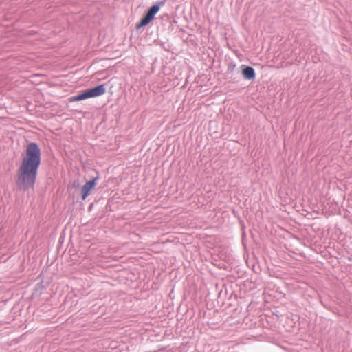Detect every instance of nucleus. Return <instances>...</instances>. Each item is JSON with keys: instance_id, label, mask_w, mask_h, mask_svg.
<instances>
[{"instance_id": "nucleus-1", "label": "nucleus", "mask_w": 352, "mask_h": 352, "mask_svg": "<svg viewBox=\"0 0 352 352\" xmlns=\"http://www.w3.org/2000/svg\"><path fill=\"white\" fill-rule=\"evenodd\" d=\"M41 164V150L36 143L29 144L17 170L16 184L21 190L33 188Z\"/></svg>"}, {"instance_id": "nucleus-3", "label": "nucleus", "mask_w": 352, "mask_h": 352, "mask_svg": "<svg viewBox=\"0 0 352 352\" xmlns=\"http://www.w3.org/2000/svg\"><path fill=\"white\" fill-rule=\"evenodd\" d=\"M164 4V2L162 1L151 7L146 15L142 19L140 23L136 25V29H140L141 28L147 25L151 21H153L155 14L159 12L160 7L163 6Z\"/></svg>"}, {"instance_id": "nucleus-2", "label": "nucleus", "mask_w": 352, "mask_h": 352, "mask_svg": "<svg viewBox=\"0 0 352 352\" xmlns=\"http://www.w3.org/2000/svg\"><path fill=\"white\" fill-rule=\"evenodd\" d=\"M105 87L104 85H98L94 88L84 91L82 93L72 96L69 98V102H76L85 100L89 98H94L101 96L105 93Z\"/></svg>"}, {"instance_id": "nucleus-4", "label": "nucleus", "mask_w": 352, "mask_h": 352, "mask_svg": "<svg viewBox=\"0 0 352 352\" xmlns=\"http://www.w3.org/2000/svg\"><path fill=\"white\" fill-rule=\"evenodd\" d=\"M98 178L96 177L92 180L86 182L80 189L81 197L84 201L90 195L91 192L95 188L97 185Z\"/></svg>"}, {"instance_id": "nucleus-5", "label": "nucleus", "mask_w": 352, "mask_h": 352, "mask_svg": "<svg viewBox=\"0 0 352 352\" xmlns=\"http://www.w3.org/2000/svg\"><path fill=\"white\" fill-rule=\"evenodd\" d=\"M241 68L243 76L245 79L251 80L254 78L255 72L252 67L243 65Z\"/></svg>"}]
</instances>
